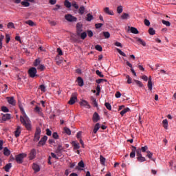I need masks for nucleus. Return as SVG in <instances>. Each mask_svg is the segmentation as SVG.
Instances as JSON below:
<instances>
[{"label":"nucleus","instance_id":"nucleus-1","mask_svg":"<svg viewBox=\"0 0 176 176\" xmlns=\"http://www.w3.org/2000/svg\"><path fill=\"white\" fill-rule=\"evenodd\" d=\"M19 109L22 113H23V116L20 117V121L23 126H25L26 130H31L32 129V126L31 125V121L27 114H25V111H24V108H23V105L19 104Z\"/></svg>","mask_w":176,"mask_h":176},{"label":"nucleus","instance_id":"nucleus-2","mask_svg":"<svg viewBox=\"0 0 176 176\" xmlns=\"http://www.w3.org/2000/svg\"><path fill=\"white\" fill-rule=\"evenodd\" d=\"M65 19L67 21H69V23H76L78 21V18L72 16L71 14L65 15Z\"/></svg>","mask_w":176,"mask_h":176},{"label":"nucleus","instance_id":"nucleus-3","mask_svg":"<svg viewBox=\"0 0 176 176\" xmlns=\"http://www.w3.org/2000/svg\"><path fill=\"white\" fill-rule=\"evenodd\" d=\"M27 155L24 153L17 155L15 157L16 163H18L19 164H21V163H23V160H24V157H25Z\"/></svg>","mask_w":176,"mask_h":176},{"label":"nucleus","instance_id":"nucleus-4","mask_svg":"<svg viewBox=\"0 0 176 176\" xmlns=\"http://www.w3.org/2000/svg\"><path fill=\"white\" fill-rule=\"evenodd\" d=\"M42 132V131L41 130V128L37 127L36 129V132L34 134V141L35 142H38V141H39V140L41 139V133Z\"/></svg>","mask_w":176,"mask_h":176},{"label":"nucleus","instance_id":"nucleus-5","mask_svg":"<svg viewBox=\"0 0 176 176\" xmlns=\"http://www.w3.org/2000/svg\"><path fill=\"white\" fill-rule=\"evenodd\" d=\"M76 100H78V96H76V94H72L70 100L68 102V104H69V105H74V104L76 102Z\"/></svg>","mask_w":176,"mask_h":176},{"label":"nucleus","instance_id":"nucleus-6","mask_svg":"<svg viewBox=\"0 0 176 176\" xmlns=\"http://www.w3.org/2000/svg\"><path fill=\"white\" fill-rule=\"evenodd\" d=\"M36 72H38L36 71V68H35V67H31L28 70V74H29L30 78H35V76H36Z\"/></svg>","mask_w":176,"mask_h":176},{"label":"nucleus","instance_id":"nucleus-7","mask_svg":"<svg viewBox=\"0 0 176 176\" xmlns=\"http://www.w3.org/2000/svg\"><path fill=\"white\" fill-rule=\"evenodd\" d=\"M36 157V150L35 148H32L30 151L29 159L30 160H34Z\"/></svg>","mask_w":176,"mask_h":176},{"label":"nucleus","instance_id":"nucleus-8","mask_svg":"<svg viewBox=\"0 0 176 176\" xmlns=\"http://www.w3.org/2000/svg\"><path fill=\"white\" fill-rule=\"evenodd\" d=\"M83 31V27L82 24L78 23L76 25V34L77 35H80V33Z\"/></svg>","mask_w":176,"mask_h":176},{"label":"nucleus","instance_id":"nucleus-9","mask_svg":"<svg viewBox=\"0 0 176 176\" xmlns=\"http://www.w3.org/2000/svg\"><path fill=\"white\" fill-rule=\"evenodd\" d=\"M46 141H47V136L45 135L41 138V140L38 143V146H43L46 144Z\"/></svg>","mask_w":176,"mask_h":176},{"label":"nucleus","instance_id":"nucleus-10","mask_svg":"<svg viewBox=\"0 0 176 176\" xmlns=\"http://www.w3.org/2000/svg\"><path fill=\"white\" fill-rule=\"evenodd\" d=\"M135 41L137 42L138 45H142V46H146V43L141 38L139 37H134Z\"/></svg>","mask_w":176,"mask_h":176},{"label":"nucleus","instance_id":"nucleus-11","mask_svg":"<svg viewBox=\"0 0 176 176\" xmlns=\"http://www.w3.org/2000/svg\"><path fill=\"white\" fill-rule=\"evenodd\" d=\"M6 99L8 104L10 105H16V100H14V97H7Z\"/></svg>","mask_w":176,"mask_h":176},{"label":"nucleus","instance_id":"nucleus-12","mask_svg":"<svg viewBox=\"0 0 176 176\" xmlns=\"http://www.w3.org/2000/svg\"><path fill=\"white\" fill-rule=\"evenodd\" d=\"M100 115H98V113L95 112L92 117V120L94 123H97L100 120Z\"/></svg>","mask_w":176,"mask_h":176},{"label":"nucleus","instance_id":"nucleus-13","mask_svg":"<svg viewBox=\"0 0 176 176\" xmlns=\"http://www.w3.org/2000/svg\"><path fill=\"white\" fill-rule=\"evenodd\" d=\"M80 104L82 107H86V108H88V109H90L91 108V107L90 106V104H89V102L85 100H82L80 102Z\"/></svg>","mask_w":176,"mask_h":176},{"label":"nucleus","instance_id":"nucleus-14","mask_svg":"<svg viewBox=\"0 0 176 176\" xmlns=\"http://www.w3.org/2000/svg\"><path fill=\"white\" fill-rule=\"evenodd\" d=\"M32 168H33L34 173H39V171H41V166L36 163H34L32 164Z\"/></svg>","mask_w":176,"mask_h":176},{"label":"nucleus","instance_id":"nucleus-15","mask_svg":"<svg viewBox=\"0 0 176 176\" xmlns=\"http://www.w3.org/2000/svg\"><path fill=\"white\" fill-rule=\"evenodd\" d=\"M126 64L131 68V72H132L133 75H134V76H137V73H135V71L133 69V65H131V63L128 60H126Z\"/></svg>","mask_w":176,"mask_h":176},{"label":"nucleus","instance_id":"nucleus-16","mask_svg":"<svg viewBox=\"0 0 176 176\" xmlns=\"http://www.w3.org/2000/svg\"><path fill=\"white\" fill-rule=\"evenodd\" d=\"M20 134H21V127L20 126H18L16 129V131H14L16 138L20 137Z\"/></svg>","mask_w":176,"mask_h":176},{"label":"nucleus","instance_id":"nucleus-17","mask_svg":"<svg viewBox=\"0 0 176 176\" xmlns=\"http://www.w3.org/2000/svg\"><path fill=\"white\" fill-rule=\"evenodd\" d=\"M104 12L106 14H109V16H113V11H111L109 8L106 7L104 8Z\"/></svg>","mask_w":176,"mask_h":176},{"label":"nucleus","instance_id":"nucleus-18","mask_svg":"<svg viewBox=\"0 0 176 176\" xmlns=\"http://www.w3.org/2000/svg\"><path fill=\"white\" fill-rule=\"evenodd\" d=\"M77 82H78V86H80V87H82V86H83L85 85V83L83 82V78H82V77H78Z\"/></svg>","mask_w":176,"mask_h":176},{"label":"nucleus","instance_id":"nucleus-19","mask_svg":"<svg viewBox=\"0 0 176 176\" xmlns=\"http://www.w3.org/2000/svg\"><path fill=\"white\" fill-rule=\"evenodd\" d=\"M10 118H11L10 114H9V113L4 114L2 116V120H3V122H6V120H10Z\"/></svg>","mask_w":176,"mask_h":176},{"label":"nucleus","instance_id":"nucleus-20","mask_svg":"<svg viewBox=\"0 0 176 176\" xmlns=\"http://www.w3.org/2000/svg\"><path fill=\"white\" fill-rule=\"evenodd\" d=\"M77 35L78 36H80L82 40L86 39V38L87 37V33H86V32H81L80 33V34H77Z\"/></svg>","mask_w":176,"mask_h":176},{"label":"nucleus","instance_id":"nucleus-21","mask_svg":"<svg viewBox=\"0 0 176 176\" xmlns=\"http://www.w3.org/2000/svg\"><path fill=\"white\" fill-rule=\"evenodd\" d=\"M3 168L6 173H8V171L12 168V163L7 164Z\"/></svg>","mask_w":176,"mask_h":176},{"label":"nucleus","instance_id":"nucleus-22","mask_svg":"<svg viewBox=\"0 0 176 176\" xmlns=\"http://www.w3.org/2000/svg\"><path fill=\"white\" fill-rule=\"evenodd\" d=\"M91 101L92 102V105H94V107H95L96 108H97V107H98V103H97V100H96V98H94V97H91Z\"/></svg>","mask_w":176,"mask_h":176},{"label":"nucleus","instance_id":"nucleus-23","mask_svg":"<svg viewBox=\"0 0 176 176\" xmlns=\"http://www.w3.org/2000/svg\"><path fill=\"white\" fill-rule=\"evenodd\" d=\"M132 148H133L132 149V151L130 153V157L133 159L135 157V146H132Z\"/></svg>","mask_w":176,"mask_h":176},{"label":"nucleus","instance_id":"nucleus-24","mask_svg":"<svg viewBox=\"0 0 176 176\" xmlns=\"http://www.w3.org/2000/svg\"><path fill=\"white\" fill-rule=\"evenodd\" d=\"M130 31L132 34H140L138 30L134 27H131Z\"/></svg>","mask_w":176,"mask_h":176},{"label":"nucleus","instance_id":"nucleus-25","mask_svg":"<svg viewBox=\"0 0 176 176\" xmlns=\"http://www.w3.org/2000/svg\"><path fill=\"white\" fill-rule=\"evenodd\" d=\"M3 155H5V156H9L10 155V151L8 150V147L4 148Z\"/></svg>","mask_w":176,"mask_h":176},{"label":"nucleus","instance_id":"nucleus-26","mask_svg":"<svg viewBox=\"0 0 176 176\" xmlns=\"http://www.w3.org/2000/svg\"><path fill=\"white\" fill-rule=\"evenodd\" d=\"M130 18V15L127 13H123L121 16V19L122 20H127V19Z\"/></svg>","mask_w":176,"mask_h":176},{"label":"nucleus","instance_id":"nucleus-27","mask_svg":"<svg viewBox=\"0 0 176 176\" xmlns=\"http://www.w3.org/2000/svg\"><path fill=\"white\" fill-rule=\"evenodd\" d=\"M129 111H130V109L129 107H126L125 109H124L122 111H120V115L121 116H124V115L125 113H127V112H129Z\"/></svg>","mask_w":176,"mask_h":176},{"label":"nucleus","instance_id":"nucleus-28","mask_svg":"<svg viewBox=\"0 0 176 176\" xmlns=\"http://www.w3.org/2000/svg\"><path fill=\"white\" fill-rule=\"evenodd\" d=\"M98 130H100V123H96L94 129V134H97Z\"/></svg>","mask_w":176,"mask_h":176},{"label":"nucleus","instance_id":"nucleus-29","mask_svg":"<svg viewBox=\"0 0 176 176\" xmlns=\"http://www.w3.org/2000/svg\"><path fill=\"white\" fill-rule=\"evenodd\" d=\"M72 145L74 146V149H79L80 148V146H79V143H77L75 141L72 142Z\"/></svg>","mask_w":176,"mask_h":176},{"label":"nucleus","instance_id":"nucleus-30","mask_svg":"<svg viewBox=\"0 0 176 176\" xmlns=\"http://www.w3.org/2000/svg\"><path fill=\"white\" fill-rule=\"evenodd\" d=\"M103 36L105 39H109L111 38V34L109 32H103Z\"/></svg>","mask_w":176,"mask_h":176},{"label":"nucleus","instance_id":"nucleus-31","mask_svg":"<svg viewBox=\"0 0 176 176\" xmlns=\"http://www.w3.org/2000/svg\"><path fill=\"white\" fill-rule=\"evenodd\" d=\"M85 6H82L80 7V8L78 9V13L79 14H85Z\"/></svg>","mask_w":176,"mask_h":176},{"label":"nucleus","instance_id":"nucleus-32","mask_svg":"<svg viewBox=\"0 0 176 176\" xmlns=\"http://www.w3.org/2000/svg\"><path fill=\"white\" fill-rule=\"evenodd\" d=\"M105 157H104V156L102 155H100V164H102V166L105 165Z\"/></svg>","mask_w":176,"mask_h":176},{"label":"nucleus","instance_id":"nucleus-33","mask_svg":"<svg viewBox=\"0 0 176 176\" xmlns=\"http://www.w3.org/2000/svg\"><path fill=\"white\" fill-rule=\"evenodd\" d=\"M63 149L64 148L63 147V146L61 144H58L56 151V153H60Z\"/></svg>","mask_w":176,"mask_h":176},{"label":"nucleus","instance_id":"nucleus-34","mask_svg":"<svg viewBox=\"0 0 176 176\" xmlns=\"http://www.w3.org/2000/svg\"><path fill=\"white\" fill-rule=\"evenodd\" d=\"M93 19L94 17H93V15H91V14L89 13L87 14V18H86L87 21H91Z\"/></svg>","mask_w":176,"mask_h":176},{"label":"nucleus","instance_id":"nucleus-35","mask_svg":"<svg viewBox=\"0 0 176 176\" xmlns=\"http://www.w3.org/2000/svg\"><path fill=\"white\" fill-rule=\"evenodd\" d=\"M25 24H28L30 27H34V25H35V23H34V21H32V20L26 21Z\"/></svg>","mask_w":176,"mask_h":176},{"label":"nucleus","instance_id":"nucleus-36","mask_svg":"<svg viewBox=\"0 0 176 176\" xmlns=\"http://www.w3.org/2000/svg\"><path fill=\"white\" fill-rule=\"evenodd\" d=\"M126 79L127 80L126 82L129 85H131V83H133V79L131 78V77H130V76L126 75Z\"/></svg>","mask_w":176,"mask_h":176},{"label":"nucleus","instance_id":"nucleus-37","mask_svg":"<svg viewBox=\"0 0 176 176\" xmlns=\"http://www.w3.org/2000/svg\"><path fill=\"white\" fill-rule=\"evenodd\" d=\"M41 107L36 106L35 108H34V111H36L37 113H38V115H42V111H41Z\"/></svg>","mask_w":176,"mask_h":176},{"label":"nucleus","instance_id":"nucleus-38","mask_svg":"<svg viewBox=\"0 0 176 176\" xmlns=\"http://www.w3.org/2000/svg\"><path fill=\"white\" fill-rule=\"evenodd\" d=\"M137 160H138V162H145L146 160V159H145V157H142V155H140L139 157H138Z\"/></svg>","mask_w":176,"mask_h":176},{"label":"nucleus","instance_id":"nucleus-39","mask_svg":"<svg viewBox=\"0 0 176 176\" xmlns=\"http://www.w3.org/2000/svg\"><path fill=\"white\" fill-rule=\"evenodd\" d=\"M41 64V58H38L34 60V67H38Z\"/></svg>","mask_w":176,"mask_h":176},{"label":"nucleus","instance_id":"nucleus-40","mask_svg":"<svg viewBox=\"0 0 176 176\" xmlns=\"http://www.w3.org/2000/svg\"><path fill=\"white\" fill-rule=\"evenodd\" d=\"M135 83L139 86V87H144V84H142V82H141V81L138 80H134Z\"/></svg>","mask_w":176,"mask_h":176},{"label":"nucleus","instance_id":"nucleus-41","mask_svg":"<svg viewBox=\"0 0 176 176\" xmlns=\"http://www.w3.org/2000/svg\"><path fill=\"white\" fill-rule=\"evenodd\" d=\"M162 24H164V25H166V27H170V25H171V23H170V21H166V20H162Z\"/></svg>","mask_w":176,"mask_h":176},{"label":"nucleus","instance_id":"nucleus-42","mask_svg":"<svg viewBox=\"0 0 176 176\" xmlns=\"http://www.w3.org/2000/svg\"><path fill=\"white\" fill-rule=\"evenodd\" d=\"M104 107H106L107 109H108L109 111L112 110V107L111 106V104L109 102H105Z\"/></svg>","mask_w":176,"mask_h":176},{"label":"nucleus","instance_id":"nucleus-43","mask_svg":"<svg viewBox=\"0 0 176 176\" xmlns=\"http://www.w3.org/2000/svg\"><path fill=\"white\" fill-rule=\"evenodd\" d=\"M162 123L164 124V129H167V127H168V121L167 120V119L164 120L162 121Z\"/></svg>","mask_w":176,"mask_h":176},{"label":"nucleus","instance_id":"nucleus-44","mask_svg":"<svg viewBox=\"0 0 176 176\" xmlns=\"http://www.w3.org/2000/svg\"><path fill=\"white\" fill-rule=\"evenodd\" d=\"M146 153H147V155H146L147 157H148V159H151V160H153V159L152 158V156H153V153H152L149 151H147Z\"/></svg>","mask_w":176,"mask_h":176},{"label":"nucleus","instance_id":"nucleus-45","mask_svg":"<svg viewBox=\"0 0 176 176\" xmlns=\"http://www.w3.org/2000/svg\"><path fill=\"white\" fill-rule=\"evenodd\" d=\"M22 6H25V8H28L30 6V2L25 1H22L21 2Z\"/></svg>","mask_w":176,"mask_h":176},{"label":"nucleus","instance_id":"nucleus-46","mask_svg":"<svg viewBox=\"0 0 176 176\" xmlns=\"http://www.w3.org/2000/svg\"><path fill=\"white\" fill-rule=\"evenodd\" d=\"M3 39H5V36L1 34L0 35V50H2V41H3Z\"/></svg>","mask_w":176,"mask_h":176},{"label":"nucleus","instance_id":"nucleus-47","mask_svg":"<svg viewBox=\"0 0 176 176\" xmlns=\"http://www.w3.org/2000/svg\"><path fill=\"white\" fill-rule=\"evenodd\" d=\"M123 12V7L122 6H119L117 8V13H118L119 14H120V13H122Z\"/></svg>","mask_w":176,"mask_h":176},{"label":"nucleus","instance_id":"nucleus-48","mask_svg":"<svg viewBox=\"0 0 176 176\" xmlns=\"http://www.w3.org/2000/svg\"><path fill=\"white\" fill-rule=\"evenodd\" d=\"M65 6L68 8H71V6H72L71 2H69L68 0H65Z\"/></svg>","mask_w":176,"mask_h":176},{"label":"nucleus","instance_id":"nucleus-49","mask_svg":"<svg viewBox=\"0 0 176 176\" xmlns=\"http://www.w3.org/2000/svg\"><path fill=\"white\" fill-rule=\"evenodd\" d=\"M148 34H150V35H155V34H156V31H155L153 28H150L148 30Z\"/></svg>","mask_w":176,"mask_h":176},{"label":"nucleus","instance_id":"nucleus-50","mask_svg":"<svg viewBox=\"0 0 176 176\" xmlns=\"http://www.w3.org/2000/svg\"><path fill=\"white\" fill-rule=\"evenodd\" d=\"M64 131L67 134V135H71V129L67 127L64 128Z\"/></svg>","mask_w":176,"mask_h":176},{"label":"nucleus","instance_id":"nucleus-51","mask_svg":"<svg viewBox=\"0 0 176 176\" xmlns=\"http://www.w3.org/2000/svg\"><path fill=\"white\" fill-rule=\"evenodd\" d=\"M141 148H135V152H136V156H138V157L139 156H142V155L141 154Z\"/></svg>","mask_w":176,"mask_h":176},{"label":"nucleus","instance_id":"nucleus-52","mask_svg":"<svg viewBox=\"0 0 176 176\" xmlns=\"http://www.w3.org/2000/svg\"><path fill=\"white\" fill-rule=\"evenodd\" d=\"M96 50H98V52H102V47L100 45H97L95 46Z\"/></svg>","mask_w":176,"mask_h":176},{"label":"nucleus","instance_id":"nucleus-53","mask_svg":"<svg viewBox=\"0 0 176 176\" xmlns=\"http://www.w3.org/2000/svg\"><path fill=\"white\" fill-rule=\"evenodd\" d=\"M147 86L148 87V90H150V91H152V87H153L152 81H148Z\"/></svg>","mask_w":176,"mask_h":176},{"label":"nucleus","instance_id":"nucleus-54","mask_svg":"<svg viewBox=\"0 0 176 176\" xmlns=\"http://www.w3.org/2000/svg\"><path fill=\"white\" fill-rule=\"evenodd\" d=\"M78 167H80L81 168H84L85 167V162L83 161H80L78 164Z\"/></svg>","mask_w":176,"mask_h":176},{"label":"nucleus","instance_id":"nucleus-55","mask_svg":"<svg viewBox=\"0 0 176 176\" xmlns=\"http://www.w3.org/2000/svg\"><path fill=\"white\" fill-rule=\"evenodd\" d=\"M96 74L98 75V76H100V78H104V74H102L100 70H96Z\"/></svg>","mask_w":176,"mask_h":176},{"label":"nucleus","instance_id":"nucleus-56","mask_svg":"<svg viewBox=\"0 0 176 176\" xmlns=\"http://www.w3.org/2000/svg\"><path fill=\"white\" fill-rule=\"evenodd\" d=\"M48 23L50 24L52 26L57 25V21H48Z\"/></svg>","mask_w":176,"mask_h":176},{"label":"nucleus","instance_id":"nucleus-57","mask_svg":"<svg viewBox=\"0 0 176 176\" xmlns=\"http://www.w3.org/2000/svg\"><path fill=\"white\" fill-rule=\"evenodd\" d=\"M117 52L119 53V54H120L121 56H123V57H126V54H124V52L120 50V49L117 48Z\"/></svg>","mask_w":176,"mask_h":176},{"label":"nucleus","instance_id":"nucleus-58","mask_svg":"<svg viewBox=\"0 0 176 176\" xmlns=\"http://www.w3.org/2000/svg\"><path fill=\"white\" fill-rule=\"evenodd\" d=\"M8 28H14V23L9 22L7 25Z\"/></svg>","mask_w":176,"mask_h":176},{"label":"nucleus","instance_id":"nucleus-59","mask_svg":"<svg viewBox=\"0 0 176 176\" xmlns=\"http://www.w3.org/2000/svg\"><path fill=\"white\" fill-rule=\"evenodd\" d=\"M6 43H9L10 42V35L9 34H6Z\"/></svg>","mask_w":176,"mask_h":176},{"label":"nucleus","instance_id":"nucleus-60","mask_svg":"<svg viewBox=\"0 0 176 176\" xmlns=\"http://www.w3.org/2000/svg\"><path fill=\"white\" fill-rule=\"evenodd\" d=\"M72 6H73V8H75V9H79V6H78L76 1H73L72 3Z\"/></svg>","mask_w":176,"mask_h":176},{"label":"nucleus","instance_id":"nucleus-61","mask_svg":"<svg viewBox=\"0 0 176 176\" xmlns=\"http://www.w3.org/2000/svg\"><path fill=\"white\" fill-rule=\"evenodd\" d=\"M140 151H141L142 152H146V151H148V146H142V147L140 148Z\"/></svg>","mask_w":176,"mask_h":176},{"label":"nucleus","instance_id":"nucleus-62","mask_svg":"<svg viewBox=\"0 0 176 176\" xmlns=\"http://www.w3.org/2000/svg\"><path fill=\"white\" fill-rule=\"evenodd\" d=\"M1 111L3 112H9V109H8V107H5V106H3L1 107Z\"/></svg>","mask_w":176,"mask_h":176},{"label":"nucleus","instance_id":"nucleus-63","mask_svg":"<svg viewBox=\"0 0 176 176\" xmlns=\"http://www.w3.org/2000/svg\"><path fill=\"white\" fill-rule=\"evenodd\" d=\"M96 83L100 85V83H102V82H107V80L105 79H98L96 80Z\"/></svg>","mask_w":176,"mask_h":176},{"label":"nucleus","instance_id":"nucleus-64","mask_svg":"<svg viewBox=\"0 0 176 176\" xmlns=\"http://www.w3.org/2000/svg\"><path fill=\"white\" fill-rule=\"evenodd\" d=\"M87 34L88 36H89V38H91V36H93V31L91 30H87Z\"/></svg>","mask_w":176,"mask_h":176}]
</instances>
